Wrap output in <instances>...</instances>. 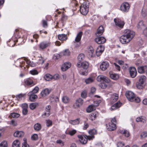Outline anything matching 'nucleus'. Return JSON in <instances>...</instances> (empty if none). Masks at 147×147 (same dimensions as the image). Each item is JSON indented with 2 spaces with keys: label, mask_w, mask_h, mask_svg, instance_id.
<instances>
[{
  "label": "nucleus",
  "mask_w": 147,
  "mask_h": 147,
  "mask_svg": "<svg viewBox=\"0 0 147 147\" xmlns=\"http://www.w3.org/2000/svg\"><path fill=\"white\" fill-rule=\"evenodd\" d=\"M125 95L128 100L131 102L138 103L140 101V98L138 97H136L134 94L131 91H127Z\"/></svg>",
  "instance_id": "f257e3e1"
},
{
  "label": "nucleus",
  "mask_w": 147,
  "mask_h": 147,
  "mask_svg": "<svg viewBox=\"0 0 147 147\" xmlns=\"http://www.w3.org/2000/svg\"><path fill=\"white\" fill-rule=\"evenodd\" d=\"M97 80L99 82H102L108 83L110 81L109 79L107 78L102 75H100L98 76L97 78ZM101 87L103 89L105 88L107 85L103 83L101 85Z\"/></svg>",
  "instance_id": "f03ea898"
},
{
  "label": "nucleus",
  "mask_w": 147,
  "mask_h": 147,
  "mask_svg": "<svg viewBox=\"0 0 147 147\" xmlns=\"http://www.w3.org/2000/svg\"><path fill=\"white\" fill-rule=\"evenodd\" d=\"M88 3L86 2H84L80 7V10L81 13L84 15H86L88 11Z\"/></svg>",
  "instance_id": "7ed1b4c3"
},
{
  "label": "nucleus",
  "mask_w": 147,
  "mask_h": 147,
  "mask_svg": "<svg viewBox=\"0 0 147 147\" xmlns=\"http://www.w3.org/2000/svg\"><path fill=\"white\" fill-rule=\"evenodd\" d=\"M124 34L131 40L134 38L135 35V33L134 31L128 29L126 30L125 31Z\"/></svg>",
  "instance_id": "20e7f679"
},
{
  "label": "nucleus",
  "mask_w": 147,
  "mask_h": 147,
  "mask_svg": "<svg viewBox=\"0 0 147 147\" xmlns=\"http://www.w3.org/2000/svg\"><path fill=\"white\" fill-rule=\"evenodd\" d=\"M129 8V3L127 2L123 3L120 6V9L121 11L124 12H127Z\"/></svg>",
  "instance_id": "39448f33"
},
{
  "label": "nucleus",
  "mask_w": 147,
  "mask_h": 147,
  "mask_svg": "<svg viewBox=\"0 0 147 147\" xmlns=\"http://www.w3.org/2000/svg\"><path fill=\"white\" fill-rule=\"evenodd\" d=\"M131 40L125 34L120 38V41L123 44L128 43Z\"/></svg>",
  "instance_id": "423d86ee"
},
{
  "label": "nucleus",
  "mask_w": 147,
  "mask_h": 147,
  "mask_svg": "<svg viewBox=\"0 0 147 147\" xmlns=\"http://www.w3.org/2000/svg\"><path fill=\"white\" fill-rule=\"evenodd\" d=\"M114 21L116 26L121 28H122L123 27L125 24L124 21L118 18H115Z\"/></svg>",
  "instance_id": "0eeeda50"
},
{
  "label": "nucleus",
  "mask_w": 147,
  "mask_h": 147,
  "mask_svg": "<svg viewBox=\"0 0 147 147\" xmlns=\"http://www.w3.org/2000/svg\"><path fill=\"white\" fill-rule=\"evenodd\" d=\"M89 65V63L87 61H84L82 63L79 62L77 63V66L78 67H81L85 69H87Z\"/></svg>",
  "instance_id": "6e6552de"
},
{
  "label": "nucleus",
  "mask_w": 147,
  "mask_h": 147,
  "mask_svg": "<svg viewBox=\"0 0 147 147\" xmlns=\"http://www.w3.org/2000/svg\"><path fill=\"white\" fill-rule=\"evenodd\" d=\"M82 34V32H80L78 34L75 39V42H78L76 45H75L76 47H78L80 45V43L79 42L81 40Z\"/></svg>",
  "instance_id": "1a4fd4ad"
},
{
  "label": "nucleus",
  "mask_w": 147,
  "mask_h": 147,
  "mask_svg": "<svg viewBox=\"0 0 147 147\" xmlns=\"http://www.w3.org/2000/svg\"><path fill=\"white\" fill-rule=\"evenodd\" d=\"M83 103V100L80 98H79L76 100V102L73 105L74 108L77 109L81 106Z\"/></svg>",
  "instance_id": "9d476101"
},
{
  "label": "nucleus",
  "mask_w": 147,
  "mask_h": 147,
  "mask_svg": "<svg viewBox=\"0 0 147 147\" xmlns=\"http://www.w3.org/2000/svg\"><path fill=\"white\" fill-rule=\"evenodd\" d=\"M50 42L48 41H44L40 43L39 47L41 49H44L50 46Z\"/></svg>",
  "instance_id": "9b49d317"
},
{
  "label": "nucleus",
  "mask_w": 147,
  "mask_h": 147,
  "mask_svg": "<svg viewBox=\"0 0 147 147\" xmlns=\"http://www.w3.org/2000/svg\"><path fill=\"white\" fill-rule=\"evenodd\" d=\"M104 50V47L101 45H100L97 49L96 54L97 56L101 55Z\"/></svg>",
  "instance_id": "f8f14e48"
},
{
  "label": "nucleus",
  "mask_w": 147,
  "mask_h": 147,
  "mask_svg": "<svg viewBox=\"0 0 147 147\" xmlns=\"http://www.w3.org/2000/svg\"><path fill=\"white\" fill-rule=\"evenodd\" d=\"M116 120L115 117L112 119L111 120V131H114L116 129Z\"/></svg>",
  "instance_id": "ddd939ff"
},
{
  "label": "nucleus",
  "mask_w": 147,
  "mask_h": 147,
  "mask_svg": "<svg viewBox=\"0 0 147 147\" xmlns=\"http://www.w3.org/2000/svg\"><path fill=\"white\" fill-rule=\"evenodd\" d=\"M95 41L98 44H102L106 42V39L103 37H99L96 38Z\"/></svg>",
  "instance_id": "4468645a"
},
{
  "label": "nucleus",
  "mask_w": 147,
  "mask_h": 147,
  "mask_svg": "<svg viewBox=\"0 0 147 147\" xmlns=\"http://www.w3.org/2000/svg\"><path fill=\"white\" fill-rule=\"evenodd\" d=\"M81 142L83 144H86L87 142V139L86 136L83 135H78V136Z\"/></svg>",
  "instance_id": "2eb2a0df"
},
{
  "label": "nucleus",
  "mask_w": 147,
  "mask_h": 147,
  "mask_svg": "<svg viewBox=\"0 0 147 147\" xmlns=\"http://www.w3.org/2000/svg\"><path fill=\"white\" fill-rule=\"evenodd\" d=\"M87 112L90 113L92 111L90 115V119L92 120H94L98 114V112L95 111H86Z\"/></svg>",
  "instance_id": "dca6fc26"
},
{
  "label": "nucleus",
  "mask_w": 147,
  "mask_h": 147,
  "mask_svg": "<svg viewBox=\"0 0 147 147\" xmlns=\"http://www.w3.org/2000/svg\"><path fill=\"white\" fill-rule=\"evenodd\" d=\"M129 72L130 76L131 78H134L136 76L137 71L134 67H131L129 69Z\"/></svg>",
  "instance_id": "f3484780"
},
{
  "label": "nucleus",
  "mask_w": 147,
  "mask_h": 147,
  "mask_svg": "<svg viewBox=\"0 0 147 147\" xmlns=\"http://www.w3.org/2000/svg\"><path fill=\"white\" fill-rule=\"evenodd\" d=\"M71 66V64L69 62H66L62 65L61 69L63 71H65L69 68Z\"/></svg>",
  "instance_id": "a211bd4d"
},
{
  "label": "nucleus",
  "mask_w": 147,
  "mask_h": 147,
  "mask_svg": "<svg viewBox=\"0 0 147 147\" xmlns=\"http://www.w3.org/2000/svg\"><path fill=\"white\" fill-rule=\"evenodd\" d=\"M104 31L103 27L102 26H101L98 28L97 32L95 34L97 36H99L103 34Z\"/></svg>",
  "instance_id": "6ab92c4d"
},
{
  "label": "nucleus",
  "mask_w": 147,
  "mask_h": 147,
  "mask_svg": "<svg viewBox=\"0 0 147 147\" xmlns=\"http://www.w3.org/2000/svg\"><path fill=\"white\" fill-rule=\"evenodd\" d=\"M109 66V63L107 62H103L101 64L100 66V69L102 70H106Z\"/></svg>",
  "instance_id": "aec40b11"
},
{
  "label": "nucleus",
  "mask_w": 147,
  "mask_h": 147,
  "mask_svg": "<svg viewBox=\"0 0 147 147\" xmlns=\"http://www.w3.org/2000/svg\"><path fill=\"white\" fill-rule=\"evenodd\" d=\"M119 132L121 134L123 135L125 137H128L130 135L129 131L125 129H120Z\"/></svg>",
  "instance_id": "412c9836"
},
{
  "label": "nucleus",
  "mask_w": 147,
  "mask_h": 147,
  "mask_svg": "<svg viewBox=\"0 0 147 147\" xmlns=\"http://www.w3.org/2000/svg\"><path fill=\"white\" fill-rule=\"evenodd\" d=\"M138 72L140 74H143L146 72L147 70V66H142L138 67Z\"/></svg>",
  "instance_id": "4be33fe9"
},
{
  "label": "nucleus",
  "mask_w": 147,
  "mask_h": 147,
  "mask_svg": "<svg viewBox=\"0 0 147 147\" xmlns=\"http://www.w3.org/2000/svg\"><path fill=\"white\" fill-rule=\"evenodd\" d=\"M118 99V94L116 93H113L111 95V103L114 102L117 100Z\"/></svg>",
  "instance_id": "5701e85b"
},
{
  "label": "nucleus",
  "mask_w": 147,
  "mask_h": 147,
  "mask_svg": "<svg viewBox=\"0 0 147 147\" xmlns=\"http://www.w3.org/2000/svg\"><path fill=\"white\" fill-rule=\"evenodd\" d=\"M28 95L29 96L30 100L31 101H34L35 99L37 98V95L32 94L31 92H29L28 94Z\"/></svg>",
  "instance_id": "b1692460"
},
{
  "label": "nucleus",
  "mask_w": 147,
  "mask_h": 147,
  "mask_svg": "<svg viewBox=\"0 0 147 147\" xmlns=\"http://www.w3.org/2000/svg\"><path fill=\"white\" fill-rule=\"evenodd\" d=\"M101 102L100 100H99L98 101V103L97 105H91L88 106L86 110H95L96 109V107L98 106L99 104Z\"/></svg>",
  "instance_id": "393cba45"
},
{
  "label": "nucleus",
  "mask_w": 147,
  "mask_h": 147,
  "mask_svg": "<svg viewBox=\"0 0 147 147\" xmlns=\"http://www.w3.org/2000/svg\"><path fill=\"white\" fill-rule=\"evenodd\" d=\"M121 104L120 102L118 101L111 106V109L112 110L117 109L121 106Z\"/></svg>",
  "instance_id": "a878e982"
},
{
  "label": "nucleus",
  "mask_w": 147,
  "mask_h": 147,
  "mask_svg": "<svg viewBox=\"0 0 147 147\" xmlns=\"http://www.w3.org/2000/svg\"><path fill=\"white\" fill-rule=\"evenodd\" d=\"M24 135V133L22 131H17L14 133L13 134L14 136L17 137H21L23 136Z\"/></svg>",
  "instance_id": "bb28decb"
},
{
  "label": "nucleus",
  "mask_w": 147,
  "mask_h": 147,
  "mask_svg": "<svg viewBox=\"0 0 147 147\" xmlns=\"http://www.w3.org/2000/svg\"><path fill=\"white\" fill-rule=\"evenodd\" d=\"M50 92V91L49 90L46 88L42 91L41 92V94L42 96L45 97L49 94Z\"/></svg>",
  "instance_id": "cd10ccee"
},
{
  "label": "nucleus",
  "mask_w": 147,
  "mask_h": 147,
  "mask_svg": "<svg viewBox=\"0 0 147 147\" xmlns=\"http://www.w3.org/2000/svg\"><path fill=\"white\" fill-rule=\"evenodd\" d=\"M94 80V78L92 77H90L85 79V82L86 84H89L92 83Z\"/></svg>",
  "instance_id": "c85d7f7f"
},
{
  "label": "nucleus",
  "mask_w": 147,
  "mask_h": 147,
  "mask_svg": "<svg viewBox=\"0 0 147 147\" xmlns=\"http://www.w3.org/2000/svg\"><path fill=\"white\" fill-rule=\"evenodd\" d=\"M58 37L59 40L61 41L65 40L67 38L66 35L63 34L59 35Z\"/></svg>",
  "instance_id": "c756f323"
},
{
  "label": "nucleus",
  "mask_w": 147,
  "mask_h": 147,
  "mask_svg": "<svg viewBox=\"0 0 147 147\" xmlns=\"http://www.w3.org/2000/svg\"><path fill=\"white\" fill-rule=\"evenodd\" d=\"M137 122H142L143 123L146 122V118L144 117H137L136 119Z\"/></svg>",
  "instance_id": "7c9ffc66"
},
{
  "label": "nucleus",
  "mask_w": 147,
  "mask_h": 147,
  "mask_svg": "<svg viewBox=\"0 0 147 147\" xmlns=\"http://www.w3.org/2000/svg\"><path fill=\"white\" fill-rule=\"evenodd\" d=\"M34 129L36 131H40L41 128V124L38 123L35 124L34 126Z\"/></svg>",
  "instance_id": "2f4dec72"
},
{
  "label": "nucleus",
  "mask_w": 147,
  "mask_h": 147,
  "mask_svg": "<svg viewBox=\"0 0 147 147\" xmlns=\"http://www.w3.org/2000/svg\"><path fill=\"white\" fill-rule=\"evenodd\" d=\"M79 120V119H77L75 120L69 121V122L70 123L73 125L78 124L80 122Z\"/></svg>",
  "instance_id": "473e14b6"
},
{
  "label": "nucleus",
  "mask_w": 147,
  "mask_h": 147,
  "mask_svg": "<svg viewBox=\"0 0 147 147\" xmlns=\"http://www.w3.org/2000/svg\"><path fill=\"white\" fill-rule=\"evenodd\" d=\"M38 103L37 102L32 103L30 105V108L31 110L34 109L38 106Z\"/></svg>",
  "instance_id": "72a5a7b5"
},
{
  "label": "nucleus",
  "mask_w": 147,
  "mask_h": 147,
  "mask_svg": "<svg viewBox=\"0 0 147 147\" xmlns=\"http://www.w3.org/2000/svg\"><path fill=\"white\" fill-rule=\"evenodd\" d=\"M20 142L19 140H16L14 141L13 143L12 147H20Z\"/></svg>",
  "instance_id": "f704fd0d"
},
{
  "label": "nucleus",
  "mask_w": 147,
  "mask_h": 147,
  "mask_svg": "<svg viewBox=\"0 0 147 147\" xmlns=\"http://www.w3.org/2000/svg\"><path fill=\"white\" fill-rule=\"evenodd\" d=\"M96 91V88L94 87H92L91 88L90 92L89 93V96L92 97L95 93Z\"/></svg>",
  "instance_id": "c9c22d12"
},
{
  "label": "nucleus",
  "mask_w": 147,
  "mask_h": 147,
  "mask_svg": "<svg viewBox=\"0 0 147 147\" xmlns=\"http://www.w3.org/2000/svg\"><path fill=\"white\" fill-rule=\"evenodd\" d=\"M76 132V130L75 129H74L69 131L68 133H66V134L69 135L70 136H72L75 134Z\"/></svg>",
  "instance_id": "e433bc0d"
},
{
  "label": "nucleus",
  "mask_w": 147,
  "mask_h": 147,
  "mask_svg": "<svg viewBox=\"0 0 147 147\" xmlns=\"http://www.w3.org/2000/svg\"><path fill=\"white\" fill-rule=\"evenodd\" d=\"M53 76L50 74H46L44 77L45 80L47 81H50L52 79Z\"/></svg>",
  "instance_id": "4c0bfd02"
},
{
  "label": "nucleus",
  "mask_w": 147,
  "mask_h": 147,
  "mask_svg": "<svg viewBox=\"0 0 147 147\" xmlns=\"http://www.w3.org/2000/svg\"><path fill=\"white\" fill-rule=\"evenodd\" d=\"M119 76L117 74H111V78L113 80H117L119 78Z\"/></svg>",
  "instance_id": "58836bf2"
},
{
  "label": "nucleus",
  "mask_w": 147,
  "mask_h": 147,
  "mask_svg": "<svg viewBox=\"0 0 147 147\" xmlns=\"http://www.w3.org/2000/svg\"><path fill=\"white\" fill-rule=\"evenodd\" d=\"M88 52L89 56L90 57H92L93 55V53H94L93 48L92 47H89L88 49Z\"/></svg>",
  "instance_id": "ea45409f"
},
{
  "label": "nucleus",
  "mask_w": 147,
  "mask_h": 147,
  "mask_svg": "<svg viewBox=\"0 0 147 147\" xmlns=\"http://www.w3.org/2000/svg\"><path fill=\"white\" fill-rule=\"evenodd\" d=\"M50 114V111H45L42 115V117L43 118H46L49 116Z\"/></svg>",
  "instance_id": "a19ab883"
},
{
  "label": "nucleus",
  "mask_w": 147,
  "mask_h": 147,
  "mask_svg": "<svg viewBox=\"0 0 147 147\" xmlns=\"http://www.w3.org/2000/svg\"><path fill=\"white\" fill-rule=\"evenodd\" d=\"M146 77L144 75L141 76L139 79V82L142 84H144V82L146 80Z\"/></svg>",
  "instance_id": "79ce46f5"
},
{
  "label": "nucleus",
  "mask_w": 147,
  "mask_h": 147,
  "mask_svg": "<svg viewBox=\"0 0 147 147\" xmlns=\"http://www.w3.org/2000/svg\"><path fill=\"white\" fill-rule=\"evenodd\" d=\"M42 110H50L52 109L51 107L49 105H44L42 107Z\"/></svg>",
  "instance_id": "37998d69"
},
{
  "label": "nucleus",
  "mask_w": 147,
  "mask_h": 147,
  "mask_svg": "<svg viewBox=\"0 0 147 147\" xmlns=\"http://www.w3.org/2000/svg\"><path fill=\"white\" fill-rule=\"evenodd\" d=\"M62 53L64 56H68L70 55V52L68 49H66L63 51Z\"/></svg>",
  "instance_id": "c03bdc74"
},
{
  "label": "nucleus",
  "mask_w": 147,
  "mask_h": 147,
  "mask_svg": "<svg viewBox=\"0 0 147 147\" xmlns=\"http://www.w3.org/2000/svg\"><path fill=\"white\" fill-rule=\"evenodd\" d=\"M62 100L63 102L65 103H68L69 100L68 97L67 96H63L62 98Z\"/></svg>",
  "instance_id": "a18cd8bd"
},
{
  "label": "nucleus",
  "mask_w": 147,
  "mask_h": 147,
  "mask_svg": "<svg viewBox=\"0 0 147 147\" xmlns=\"http://www.w3.org/2000/svg\"><path fill=\"white\" fill-rule=\"evenodd\" d=\"M85 57L84 54L81 53L79 55L78 57V59L79 61H81L83 60Z\"/></svg>",
  "instance_id": "49530a36"
},
{
  "label": "nucleus",
  "mask_w": 147,
  "mask_h": 147,
  "mask_svg": "<svg viewBox=\"0 0 147 147\" xmlns=\"http://www.w3.org/2000/svg\"><path fill=\"white\" fill-rule=\"evenodd\" d=\"M144 26V22L143 21H140L138 23V28L141 29L143 28Z\"/></svg>",
  "instance_id": "de8ad7c7"
},
{
  "label": "nucleus",
  "mask_w": 147,
  "mask_h": 147,
  "mask_svg": "<svg viewBox=\"0 0 147 147\" xmlns=\"http://www.w3.org/2000/svg\"><path fill=\"white\" fill-rule=\"evenodd\" d=\"M8 144L6 141H4L0 144V147H7Z\"/></svg>",
  "instance_id": "09e8293b"
},
{
  "label": "nucleus",
  "mask_w": 147,
  "mask_h": 147,
  "mask_svg": "<svg viewBox=\"0 0 147 147\" xmlns=\"http://www.w3.org/2000/svg\"><path fill=\"white\" fill-rule=\"evenodd\" d=\"M97 131L95 129H92L89 131L88 133L90 135L94 136L96 134Z\"/></svg>",
  "instance_id": "8fccbe9b"
},
{
  "label": "nucleus",
  "mask_w": 147,
  "mask_h": 147,
  "mask_svg": "<svg viewBox=\"0 0 147 147\" xmlns=\"http://www.w3.org/2000/svg\"><path fill=\"white\" fill-rule=\"evenodd\" d=\"M38 57L39 59L38 61V63L39 64H43L44 62V60L43 57L41 55L40 57L39 56Z\"/></svg>",
  "instance_id": "3c124183"
},
{
  "label": "nucleus",
  "mask_w": 147,
  "mask_h": 147,
  "mask_svg": "<svg viewBox=\"0 0 147 147\" xmlns=\"http://www.w3.org/2000/svg\"><path fill=\"white\" fill-rule=\"evenodd\" d=\"M136 87L139 89H142L144 87V85L143 84L140 83H138L136 85Z\"/></svg>",
  "instance_id": "603ef678"
},
{
  "label": "nucleus",
  "mask_w": 147,
  "mask_h": 147,
  "mask_svg": "<svg viewBox=\"0 0 147 147\" xmlns=\"http://www.w3.org/2000/svg\"><path fill=\"white\" fill-rule=\"evenodd\" d=\"M21 107L23 109V110H28V105L26 103H24L22 105Z\"/></svg>",
  "instance_id": "864d4df0"
},
{
  "label": "nucleus",
  "mask_w": 147,
  "mask_h": 147,
  "mask_svg": "<svg viewBox=\"0 0 147 147\" xmlns=\"http://www.w3.org/2000/svg\"><path fill=\"white\" fill-rule=\"evenodd\" d=\"M38 87H36L32 91L30 92H32V94H35L37 93L38 92Z\"/></svg>",
  "instance_id": "5fc2aeb1"
},
{
  "label": "nucleus",
  "mask_w": 147,
  "mask_h": 147,
  "mask_svg": "<svg viewBox=\"0 0 147 147\" xmlns=\"http://www.w3.org/2000/svg\"><path fill=\"white\" fill-rule=\"evenodd\" d=\"M142 16L144 17L147 16V11H146L144 9H142Z\"/></svg>",
  "instance_id": "6e6d98bb"
},
{
  "label": "nucleus",
  "mask_w": 147,
  "mask_h": 147,
  "mask_svg": "<svg viewBox=\"0 0 147 147\" xmlns=\"http://www.w3.org/2000/svg\"><path fill=\"white\" fill-rule=\"evenodd\" d=\"M31 138L32 140H36L38 138V136L36 134H34L32 136Z\"/></svg>",
  "instance_id": "4d7b16f0"
},
{
  "label": "nucleus",
  "mask_w": 147,
  "mask_h": 147,
  "mask_svg": "<svg viewBox=\"0 0 147 147\" xmlns=\"http://www.w3.org/2000/svg\"><path fill=\"white\" fill-rule=\"evenodd\" d=\"M124 145V144L121 141L118 142L117 144V147H123Z\"/></svg>",
  "instance_id": "13d9d810"
},
{
  "label": "nucleus",
  "mask_w": 147,
  "mask_h": 147,
  "mask_svg": "<svg viewBox=\"0 0 147 147\" xmlns=\"http://www.w3.org/2000/svg\"><path fill=\"white\" fill-rule=\"evenodd\" d=\"M11 116L13 118H18L20 116V115L17 113H13L11 114Z\"/></svg>",
  "instance_id": "bf43d9fd"
},
{
  "label": "nucleus",
  "mask_w": 147,
  "mask_h": 147,
  "mask_svg": "<svg viewBox=\"0 0 147 147\" xmlns=\"http://www.w3.org/2000/svg\"><path fill=\"white\" fill-rule=\"evenodd\" d=\"M10 124L14 126H16L17 125L16 121L14 120H12L10 123Z\"/></svg>",
  "instance_id": "052dcab7"
},
{
  "label": "nucleus",
  "mask_w": 147,
  "mask_h": 147,
  "mask_svg": "<svg viewBox=\"0 0 147 147\" xmlns=\"http://www.w3.org/2000/svg\"><path fill=\"white\" fill-rule=\"evenodd\" d=\"M24 142L22 144V147H29V145L26 143V139H24Z\"/></svg>",
  "instance_id": "680f3d73"
},
{
  "label": "nucleus",
  "mask_w": 147,
  "mask_h": 147,
  "mask_svg": "<svg viewBox=\"0 0 147 147\" xmlns=\"http://www.w3.org/2000/svg\"><path fill=\"white\" fill-rule=\"evenodd\" d=\"M25 83L27 85H30L32 84L33 82L31 80L28 79L25 81Z\"/></svg>",
  "instance_id": "e2e57ef3"
},
{
  "label": "nucleus",
  "mask_w": 147,
  "mask_h": 147,
  "mask_svg": "<svg viewBox=\"0 0 147 147\" xmlns=\"http://www.w3.org/2000/svg\"><path fill=\"white\" fill-rule=\"evenodd\" d=\"M87 95V93L86 91H83L81 94V96L82 97L84 98H85Z\"/></svg>",
  "instance_id": "0e129e2a"
},
{
  "label": "nucleus",
  "mask_w": 147,
  "mask_h": 147,
  "mask_svg": "<svg viewBox=\"0 0 147 147\" xmlns=\"http://www.w3.org/2000/svg\"><path fill=\"white\" fill-rule=\"evenodd\" d=\"M60 57V55L58 54H55L53 56V58L54 59H57Z\"/></svg>",
  "instance_id": "69168bd1"
},
{
  "label": "nucleus",
  "mask_w": 147,
  "mask_h": 147,
  "mask_svg": "<svg viewBox=\"0 0 147 147\" xmlns=\"http://www.w3.org/2000/svg\"><path fill=\"white\" fill-rule=\"evenodd\" d=\"M147 136V133L146 132H143L141 134V137L142 138H144Z\"/></svg>",
  "instance_id": "338daca9"
},
{
  "label": "nucleus",
  "mask_w": 147,
  "mask_h": 147,
  "mask_svg": "<svg viewBox=\"0 0 147 147\" xmlns=\"http://www.w3.org/2000/svg\"><path fill=\"white\" fill-rule=\"evenodd\" d=\"M30 73L33 75H35L38 74V72L37 70H33L30 71Z\"/></svg>",
  "instance_id": "774afa93"
}]
</instances>
